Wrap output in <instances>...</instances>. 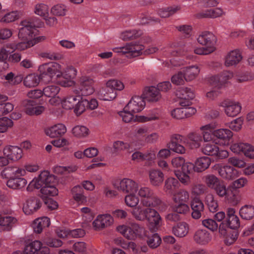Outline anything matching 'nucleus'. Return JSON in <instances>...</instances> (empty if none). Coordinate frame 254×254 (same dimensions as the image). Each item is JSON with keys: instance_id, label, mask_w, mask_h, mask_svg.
Returning <instances> with one entry per match:
<instances>
[{"instance_id": "1", "label": "nucleus", "mask_w": 254, "mask_h": 254, "mask_svg": "<svg viewBox=\"0 0 254 254\" xmlns=\"http://www.w3.org/2000/svg\"><path fill=\"white\" fill-rule=\"evenodd\" d=\"M153 206L145 207L140 203L134 207L130 211L133 217L137 221L147 220L153 227H157L161 221V218Z\"/></svg>"}, {"instance_id": "2", "label": "nucleus", "mask_w": 254, "mask_h": 254, "mask_svg": "<svg viewBox=\"0 0 254 254\" xmlns=\"http://www.w3.org/2000/svg\"><path fill=\"white\" fill-rule=\"evenodd\" d=\"M156 47H149L144 50V46L137 42H130L124 46L116 47L112 49L114 52L126 55L128 58H133L142 55H150L158 51Z\"/></svg>"}, {"instance_id": "3", "label": "nucleus", "mask_w": 254, "mask_h": 254, "mask_svg": "<svg viewBox=\"0 0 254 254\" xmlns=\"http://www.w3.org/2000/svg\"><path fill=\"white\" fill-rule=\"evenodd\" d=\"M172 200L174 202L173 210L180 213L185 214L189 211L190 207L187 202L190 200V193L185 189H180L173 194Z\"/></svg>"}, {"instance_id": "4", "label": "nucleus", "mask_w": 254, "mask_h": 254, "mask_svg": "<svg viewBox=\"0 0 254 254\" xmlns=\"http://www.w3.org/2000/svg\"><path fill=\"white\" fill-rule=\"evenodd\" d=\"M55 178L48 171L41 172L37 177L34 178L28 185L26 190L31 191L33 189H39L55 183Z\"/></svg>"}, {"instance_id": "5", "label": "nucleus", "mask_w": 254, "mask_h": 254, "mask_svg": "<svg viewBox=\"0 0 254 254\" xmlns=\"http://www.w3.org/2000/svg\"><path fill=\"white\" fill-rule=\"evenodd\" d=\"M138 194L141 198L140 202L142 205L145 207H157L161 203V200L150 188L142 187L138 189Z\"/></svg>"}, {"instance_id": "6", "label": "nucleus", "mask_w": 254, "mask_h": 254, "mask_svg": "<svg viewBox=\"0 0 254 254\" xmlns=\"http://www.w3.org/2000/svg\"><path fill=\"white\" fill-rule=\"evenodd\" d=\"M117 231L128 240H134L140 237L144 232V229L136 223H131L128 226L122 225L118 226Z\"/></svg>"}, {"instance_id": "7", "label": "nucleus", "mask_w": 254, "mask_h": 254, "mask_svg": "<svg viewBox=\"0 0 254 254\" xmlns=\"http://www.w3.org/2000/svg\"><path fill=\"white\" fill-rule=\"evenodd\" d=\"M38 30L34 24L29 20L20 22L18 28V38L20 40H31L32 37L36 36Z\"/></svg>"}, {"instance_id": "8", "label": "nucleus", "mask_w": 254, "mask_h": 254, "mask_svg": "<svg viewBox=\"0 0 254 254\" xmlns=\"http://www.w3.org/2000/svg\"><path fill=\"white\" fill-rule=\"evenodd\" d=\"M79 87L73 89L74 93L78 96H88L95 91L94 80L87 76L81 77L78 81Z\"/></svg>"}, {"instance_id": "9", "label": "nucleus", "mask_w": 254, "mask_h": 254, "mask_svg": "<svg viewBox=\"0 0 254 254\" xmlns=\"http://www.w3.org/2000/svg\"><path fill=\"white\" fill-rule=\"evenodd\" d=\"M38 70L42 75V78H44V75L49 76L50 79L55 75L58 77L62 76V67L57 63L52 62L43 64L39 66Z\"/></svg>"}, {"instance_id": "10", "label": "nucleus", "mask_w": 254, "mask_h": 254, "mask_svg": "<svg viewBox=\"0 0 254 254\" xmlns=\"http://www.w3.org/2000/svg\"><path fill=\"white\" fill-rule=\"evenodd\" d=\"M197 41L200 45L206 48L212 53L216 50L217 38L211 32L207 31L202 32L197 37Z\"/></svg>"}, {"instance_id": "11", "label": "nucleus", "mask_w": 254, "mask_h": 254, "mask_svg": "<svg viewBox=\"0 0 254 254\" xmlns=\"http://www.w3.org/2000/svg\"><path fill=\"white\" fill-rule=\"evenodd\" d=\"M214 170H217L219 175L226 180H234L238 176V171L237 169L230 165L221 166L217 164L212 167Z\"/></svg>"}, {"instance_id": "12", "label": "nucleus", "mask_w": 254, "mask_h": 254, "mask_svg": "<svg viewBox=\"0 0 254 254\" xmlns=\"http://www.w3.org/2000/svg\"><path fill=\"white\" fill-rule=\"evenodd\" d=\"M77 71L72 65L67 66L62 72V76L65 79L60 81V84L63 87H71L75 85L73 79L76 76Z\"/></svg>"}, {"instance_id": "13", "label": "nucleus", "mask_w": 254, "mask_h": 254, "mask_svg": "<svg viewBox=\"0 0 254 254\" xmlns=\"http://www.w3.org/2000/svg\"><path fill=\"white\" fill-rule=\"evenodd\" d=\"M23 110L26 114L30 116H38L41 114L45 111L43 106L39 105L34 101L25 100L22 102Z\"/></svg>"}, {"instance_id": "14", "label": "nucleus", "mask_w": 254, "mask_h": 254, "mask_svg": "<svg viewBox=\"0 0 254 254\" xmlns=\"http://www.w3.org/2000/svg\"><path fill=\"white\" fill-rule=\"evenodd\" d=\"M114 223L113 217L109 214L98 215L92 222V226L95 230H101L107 228Z\"/></svg>"}, {"instance_id": "15", "label": "nucleus", "mask_w": 254, "mask_h": 254, "mask_svg": "<svg viewBox=\"0 0 254 254\" xmlns=\"http://www.w3.org/2000/svg\"><path fill=\"white\" fill-rule=\"evenodd\" d=\"M202 152L205 155L216 156L220 159L227 158L229 156L228 152L227 150H220L218 146L212 143L205 144L202 148Z\"/></svg>"}, {"instance_id": "16", "label": "nucleus", "mask_w": 254, "mask_h": 254, "mask_svg": "<svg viewBox=\"0 0 254 254\" xmlns=\"http://www.w3.org/2000/svg\"><path fill=\"white\" fill-rule=\"evenodd\" d=\"M116 188L124 193H136L138 190V185L131 179L124 178L120 182Z\"/></svg>"}, {"instance_id": "17", "label": "nucleus", "mask_w": 254, "mask_h": 254, "mask_svg": "<svg viewBox=\"0 0 254 254\" xmlns=\"http://www.w3.org/2000/svg\"><path fill=\"white\" fill-rule=\"evenodd\" d=\"M183 136L178 134H173L171 136L170 141L168 144V148L174 152L178 154H184L186 148L181 144L183 142Z\"/></svg>"}, {"instance_id": "18", "label": "nucleus", "mask_w": 254, "mask_h": 254, "mask_svg": "<svg viewBox=\"0 0 254 254\" xmlns=\"http://www.w3.org/2000/svg\"><path fill=\"white\" fill-rule=\"evenodd\" d=\"M41 205L42 202L38 198L30 197L23 204V211L26 215L32 214L41 207Z\"/></svg>"}, {"instance_id": "19", "label": "nucleus", "mask_w": 254, "mask_h": 254, "mask_svg": "<svg viewBox=\"0 0 254 254\" xmlns=\"http://www.w3.org/2000/svg\"><path fill=\"white\" fill-rule=\"evenodd\" d=\"M219 106L224 108L226 115L230 117H235L238 114V103L235 101L227 99L220 102Z\"/></svg>"}, {"instance_id": "20", "label": "nucleus", "mask_w": 254, "mask_h": 254, "mask_svg": "<svg viewBox=\"0 0 254 254\" xmlns=\"http://www.w3.org/2000/svg\"><path fill=\"white\" fill-rule=\"evenodd\" d=\"M2 153L4 156L13 161L20 159L23 155L22 149L17 146L8 145L3 148Z\"/></svg>"}, {"instance_id": "21", "label": "nucleus", "mask_w": 254, "mask_h": 254, "mask_svg": "<svg viewBox=\"0 0 254 254\" xmlns=\"http://www.w3.org/2000/svg\"><path fill=\"white\" fill-rule=\"evenodd\" d=\"M145 106V102L141 97L134 96L131 98L126 106V109L134 113L141 111Z\"/></svg>"}, {"instance_id": "22", "label": "nucleus", "mask_w": 254, "mask_h": 254, "mask_svg": "<svg viewBox=\"0 0 254 254\" xmlns=\"http://www.w3.org/2000/svg\"><path fill=\"white\" fill-rule=\"evenodd\" d=\"M213 135L218 139L220 144L228 145L233 136L232 131L229 129L220 128L215 130Z\"/></svg>"}, {"instance_id": "23", "label": "nucleus", "mask_w": 254, "mask_h": 254, "mask_svg": "<svg viewBox=\"0 0 254 254\" xmlns=\"http://www.w3.org/2000/svg\"><path fill=\"white\" fill-rule=\"evenodd\" d=\"M66 132V127L63 124H58L45 129L46 134L51 138L60 137Z\"/></svg>"}, {"instance_id": "24", "label": "nucleus", "mask_w": 254, "mask_h": 254, "mask_svg": "<svg viewBox=\"0 0 254 254\" xmlns=\"http://www.w3.org/2000/svg\"><path fill=\"white\" fill-rule=\"evenodd\" d=\"M182 70L185 75L187 82L191 81L198 76L200 68L197 64H193L184 67Z\"/></svg>"}, {"instance_id": "25", "label": "nucleus", "mask_w": 254, "mask_h": 254, "mask_svg": "<svg viewBox=\"0 0 254 254\" xmlns=\"http://www.w3.org/2000/svg\"><path fill=\"white\" fill-rule=\"evenodd\" d=\"M212 237L210 233L205 229L197 230L193 236L194 241L200 245H205L211 240Z\"/></svg>"}, {"instance_id": "26", "label": "nucleus", "mask_w": 254, "mask_h": 254, "mask_svg": "<svg viewBox=\"0 0 254 254\" xmlns=\"http://www.w3.org/2000/svg\"><path fill=\"white\" fill-rule=\"evenodd\" d=\"M190 206L192 209V218L196 220L200 218L204 208L202 202L199 198H194L191 202Z\"/></svg>"}, {"instance_id": "27", "label": "nucleus", "mask_w": 254, "mask_h": 254, "mask_svg": "<svg viewBox=\"0 0 254 254\" xmlns=\"http://www.w3.org/2000/svg\"><path fill=\"white\" fill-rule=\"evenodd\" d=\"M17 222V220L15 217L9 215H0V227L3 230H10Z\"/></svg>"}, {"instance_id": "28", "label": "nucleus", "mask_w": 254, "mask_h": 254, "mask_svg": "<svg viewBox=\"0 0 254 254\" xmlns=\"http://www.w3.org/2000/svg\"><path fill=\"white\" fill-rule=\"evenodd\" d=\"M141 145H137L135 141L131 143L118 140L113 143V147L116 152H120L124 151H132L133 146L139 148Z\"/></svg>"}, {"instance_id": "29", "label": "nucleus", "mask_w": 254, "mask_h": 254, "mask_svg": "<svg viewBox=\"0 0 254 254\" xmlns=\"http://www.w3.org/2000/svg\"><path fill=\"white\" fill-rule=\"evenodd\" d=\"M144 98L150 102H157L161 98L160 91L154 86L147 88L144 92Z\"/></svg>"}, {"instance_id": "30", "label": "nucleus", "mask_w": 254, "mask_h": 254, "mask_svg": "<svg viewBox=\"0 0 254 254\" xmlns=\"http://www.w3.org/2000/svg\"><path fill=\"white\" fill-rule=\"evenodd\" d=\"M97 95L100 99L104 101H112L115 99L117 96V92L113 90L111 88L107 87L105 85V87H103L99 90L97 92Z\"/></svg>"}, {"instance_id": "31", "label": "nucleus", "mask_w": 254, "mask_h": 254, "mask_svg": "<svg viewBox=\"0 0 254 254\" xmlns=\"http://www.w3.org/2000/svg\"><path fill=\"white\" fill-rule=\"evenodd\" d=\"M51 223L50 219L47 217H42L36 219L32 224V227L36 233H41L43 229L48 227Z\"/></svg>"}, {"instance_id": "32", "label": "nucleus", "mask_w": 254, "mask_h": 254, "mask_svg": "<svg viewBox=\"0 0 254 254\" xmlns=\"http://www.w3.org/2000/svg\"><path fill=\"white\" fill-rule=\"evenodd\" d=\"M227 190V199L231 202L237 204L238 195V180H235L230 184Z\"/></svg>"}, {"instance_id": "33", "label": "nucleus", "mask_w": 254, "mask_h": 254, "mask_svg": "<svg viewBox=\"0 0 254 254\" xmlns=\"http://www.w3.org/2000/svg\"><path fill=\"white\" fill-rule=\"evenodd\" d=\"M149 181L153 186H159L164 181V174L160 170L151 169L149 172Z\"/></svg>"}, {"instance_id": "34", "label": "nucleus", "mask_w": 254, "mask_h": 254, "mask_svg": "<svg viewBox=\"0 0 254 254\" xmlns=\"http://www.w3.org/2000/svg\"><path fill=\"white\" fill-rule=\"evenodd\" d=\"M238 64V50L235 49L228 52L224 58V65L227 67H235Z\"/></svg>"}, {"instance_id": "35", "label": "nucleus", "mask_w": 254, "mask_h": 254, "mask_svg": "<svg viewBox=\"0 0 254 254\" xmlns=\"http://www.w3.org/2000/svg\"><path fill=\"white\" fill-rule=\"evenodd\" d=\"M27 180L23 178L13 177L9 179L6 183L7 186L13 190H21L26 186Z\"/></svg>"}, {"instance_id": "36", "label": "nucleus", "mask_w": 254, "mask_h": 254, "mask_svg": "<svg viewBox=\"0 0 254 254\" xmlns=\"http://www.w3.org/2000/svg\"><path fill=\"white\" fill-rule=\"evenodd\" d=\"M236 210L229 207L227 211V225L231 229L236 230L238 227V217L236 214Z\"/></svg>"}, {"instance_id": "37", "label": "nucleus", "mask_w": 254, "mask_h": 254, "mask_svg": "<svg viewBox=\"0 0 254 254\" xmlns=\"http://www.w3.org/2000/svg\"><path fill=\"white\" fill-rule=\"evenodd\" d=\"M188 141L187 144L191 148H198L201 145L202 137L200 134L196 132H190L187 135Z\"/></svg>"}, {"instance_id": "38", "label": "nucleus", "mask_w": 254, "mask_h": 254, "mask_svg": "<svg viewBox=\"0 0 254 254\" xmlns=\"http://www.w3.org/2000/svg\"><path fill=\"white\" fill-rule=\"evenodd\" d=\"M189 226L186 222H180L172 228L173 234L177 237L183 238L188 233Z\"/></svg>"}, {"instance_id": "39", "label": "nucleus", "mask_w": 254, "mask_h": 254, "mask_svg": "<svg viewBox=\"0 0 254 254\" xmlns=\"http://www.w3.org/2000/svg\"><path fill=\"white\" fill-rule=\"evenodd\" d=\"M40 77L35 73H30L23 77L24 85L27 88H33L37 86L40 81Z\"/></svg>"}, {"instance_id": "40", "label": "nucleus", "mask_w": 254, "mask_h": 254, "mask_svg": "<svg viewBox=\"0 0 254 254\" xmlns=\"http://www.w3.org/2000/svg\"><path fill=\"white\" fill-rule=\"evenodd\" d=\"M211 162V159L208 157H199L195 162L194 170L197 172H201L209 167Z\"/></svg>"}, {"instance_id": "41", "label": "nucleus", "mask_w": 254, "mask_h": 254, "mask_svg": "<svg viewBox=\"0 0 254 254\" xmlns=\"http://www.w3.org/2000/svg\"><path fill=\"white\" fill-rule=\"evenodd\" d=\"M8 97L0 94V117L11 112L14 109V105L9 102L3 103L7 100Z\"/></svg>"}, {"instance_id": "42", "label": "nucleus", "mask_w": 254, "mask_h": 254, "mask_svg": "<svg viewBox=\"0 0 254 254\" xmlns=\"http://www.w3.org/2000/svg\"><path fill=\"white\" fill-rule=\"evenodd\" d=\"M42 243L38 240H35L27 245L23 251L22 254H34L38 253L42 248Z\"/></svg>"}, {"instance_id": "43", "label": "nucleus", "mask_w": 254, "mask_h": 254, "mask_svg": "<svg viewBox=\"0 0 254 254\" xmlns=\"http://www.w3.org/2000/svg\"><path fill=\"white\" fill-rule=\"evenodd\" d=\"M80 97L75 95H68L62 99V105L65 110L72 109L78 103Z\"/></svg>"}, {"instance_id": "44", "label": "nucleus", "mask_w": 254, "mask_h": 254, "mask_svg": "<svg viewBox=\"0 0 254 254\" xmlns=\"http://www.w3.org/2000/svg\"><path fill=\"white\" fill-rule=\"evenodd\" d=\"M142 34L143 32L140 30H128L123 32L120 38L124 41H129L139 38Z\"/></svg>"}, {"instance_id": "45", "label": "nucleus", "mask_w": 254, "mask_h": 254, "mask_svg": "<svg viewBox=\"0 0 254 254\" xmlns=\"http://www.w3.org/2000/svg\"><path fill=\"white\" fill-rule=\"evenodd\" d=\"M33 12L37 15L46 18L49 15V7L44 3H37L34 6Z\"/></svg>"}, {"instance_id": "46", "label": "nucleus", "mask_w": 254, "mask_h": 254, "mask_svg": "<svg viewBox=\"0 0 254 254\" xmlns=\"http://www.w3.org/2000/svg\"><path fill=\"white\" fill-rule=\"evenodd\" d=\"M156 155L153 151L142 153L140 151H135L131 155V159L134 161L140 162L144 160H153Z\"/></svg>"}, {"instance_id": "47", "label": "nucleus", "mask_w": 254, "mask_h": 254, "mask_svg": "<svg viewBox=\"0 0 254 254\" xmlns=\"http://www.w3.org/2000/svg\"><path fill=\"white\" fill-rule=\"evenodd\" d=\"M74 199L78 202L83 203L86 201V198L83 194V190L80 186H74L71 190Z\"/></svg>"}, {"instance_id": "48", "label": "nucleus", "mask_w": 254, "mask_h": 254, "mask_svg": "<svg viewBox=\"0 0 254 254\" xmlns=\"http://www.w3.org/2000/svg\"><path fill=\"white\" fill-rule=\"evenodd\" d=\"M224 14L223 10L218 7L207 9L201 13V16L205 18H215Z\"/></svg>"}, {"instance_id": "49", "label": "nucleus", "mask_w": 254, "mask_h": 254, "mask_svg": "<svg viewBox=\"0 0 254 254\" xmlns=\"http://www.w3.org/2000/svg\"><path fill=\"white\" fill-rule=\"evenodd\" d=\"M67 12L66 6L64 4L59 3L53 6L51 8V13L56 16L63 17L66 15Z\"/></svg>"}, {"instance_id": "50", "label": "nucleus", "mask_w": 254, "mask_h": 254, "mask_svg": "<svg viewBox=\"0 0 254 254\" xmlns=\"http://www.w3.org/2000/svg\"><path fill=\"white\" fill-rule=\"evenodd\" d=\"M203 181L207 187L211 189L216 188L220 182V180L213 174H208L203 178Z\"/></svg>"}, {"instance_id": "51", "label": "nucleus", "mask_w": 254, "mask_h": 254, "mask_svg": "<svg viewBox=\"0 0 254 254\" xmlns=\"http://www.w3.org/2000/svg\"><path fill=\"white\" fill-rule=\"evenodd\" d=\"M239 214L245 220H250L254 217V207L245 205L239 210Z\"/></svg>"}, {"instance_id": "52", "label": "nucleus", "mask_w": 254, "mask_h": 254, "mask_svg": "<svg viewBox=\"0 0 254 254\" xmlns=\"http://www.w3.org/2000/svg\"><path fill=\"white\" fill-rule=\"evenodd\" d=\"M179 186V183L178 180L173 177H170L167 179L165 182L164 190L168 193H172Z\"/></svg>"}, {"instance_id": "53", "label": "nucleus", "mask_w": 254, "mask_h": 254, "mask_svg": "<svg viewBox=\"0 0 254 254\" xmlns=\"http://www.w3.org/2000/svg\"><path fill=\"white\" fill-rule=\"evenodd\" d=\"M205 203L210 212H215L217 210L218 204L212 194L209 193L206 195Z\"/></svg>"}, {"instance_id": "54", "label": "nucleus", "mask_w": 254, "mask_h": 254, "mask_svg": "<svg viewBox=\"0 0 254 254\" xmlns=\"http://www.w3.org/2000/svg\"><path fill=\"white\" fill-rule=\"evenodd\" d=\"M3 17L0 19L1 23H10L18 19L20 16V12L17 11H13L9 12L5 11Z\"/></svg>"}, {"instance_id": "55", "label": "nucleus", "mask_w": 254, "mask_h": 254, "mask_svg": "<svg viewBox=\"0 0 254 254\" xmlns=\"http://www.w3.org/2000/svg\"><path fill=\"white\" fill-rule=\"evenodd\" d=\"M106 85L116 92L117 90L122 91L125 88L124 84L122 81L115 79L108 80L106 82Z\"/></svg>"}, {"instance_id": "56", "label": "nucleus", "mask_w": 254, "mask_h": 254, "mask_svg": "<svg viewBox=\"0 0 254 254\" xmlns=\"http://www.w3.org/2000/svg\"><path fill=\"white\" fill-rule=\"evenodd\" d=\"M72 133L79 138L86 137L89 134V129L83 126H76L72 128Z\"/></svg>"}, {"instance_id": "57", "label": "nucleus", "mask_w": 254, "mask_h": 254, "mask_svg": "<svg viewBox=\"0 0 254 254\" xmlns=\"http://www.w3.org/2000/svg\"><path fill=\"white\" fill-rule=\"evenodd\" d=\"M135 193H128L125 197V202L129 207L134 208L138 205L139 198L135 195Z\"/></svg>"}, {"instance_id": "58", "label": "nucleus", "mask_w": 254, "mask_h": 254, "mask_svg": "<svg viewBox=\"0 0 254 254\" xmlns=\"http://www.w3.org/2000/svg\"><path fill=\"white\" fill-rule=\"evenodd\" d=\"M240 151L247 157L254 158V148L247 143H239V153Z\"/></svg>"}, {"instance_id": "59", "label": "nucleus", "mask_w": 254, "mask_h": 254, "mask_svg": "<svg viewBox=\"0 0 254 254\" xmlns=\"http://www.w3.org/2000/svg\"><path fill=\"white\" fill-rule=\"evenodd\" d=\"M162 242L161 238L157 233L148 237L147 243L151 249H155L160 246Z\"/></svg>"}, {"instance_id": "60", "label": "nucleus", "mask_w": 254, "mask_h": 254, "mask_svg": "<svg viewBox=\"0 0 254 254\" xmlns=\"http://www.w3.org/2000/svg\"><path fill=\"white\" fill-rule=\"evenodd\" d=\"M60 90V87L56 85H48L43 90V95L50 97L57 95Z\"/></svg>"}, {"instance_id": "61", "label": "nucleus", "mask_w": 254, "mask_h": 254, "mask_svg": "<svg viewBox=\"0 0 254 254\" xmlns=\"http://www.w3.org/2000/svg\"><path fill=\"white\" fill-rule=\"evenodd\" d=\"M4 79L6 80L10 85H14L20 83L22 81L23 76L21 74L14 76V73L10 72L4 76Z\"/></svg>"}, {"instance_id": "62", "label": "nucleus", "mask_w": 254, "mask_h": 254, "mask_svg": "<svg viewBox=\"0 0 254 254\" xmlns=\"http://www.w3.org/2000/svg\"><path fill=\"white\" fill-rule=\"evenodd\" d=\"M43 242L47 246L52 248H59L63 244L61 240L53 237L45 238L43 239Z\"/></svg>"}, {"instance_id": "63", "label": "nucleus", "mask_w": 254, "mask_h": 254, "mask_svg": "<svg viewBox=\"0 0 254 254\" xmlns=\"http://www.w3.org/2000/svg\"><path fill=\"white\" fill-rule=\"evenodd\" d=\"M42 194L49 196H56L58 194V190L55 187V183L41 188Z\"/></svg>"}, {"instance_id": "64", "label": "nucleus", "mask_w": 254, "mask_h": 254, "mask_svg": "<svg viewBox=\"0 0 254 254\" xmlns=\"http://www.w3.org/2000/svg\"><path fill=\"white\" fill-rule=\"evenodd\" d=\"M171 81L176 85H183L185 83L186 81L182 69L172 76Z\"/></svg>"}]
</instances>
